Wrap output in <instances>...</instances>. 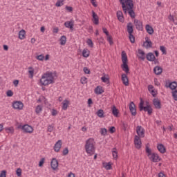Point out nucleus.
I'll return each instance as SVG.
<instances>
[{
	"mask_svg": "<svg viewBox=\"0 0 177 177\" xmlns=\"http://www.w3.org/2000/svg\"><path fill=\"white\" fill-rule=\"evenodd\" d=\"M40 84L44 86L55 84V74L53 72L47 71L41 75Z\"/></svg>",
	"mask_w": 177,
	"mask_h": 177,
	"instance_id": "1",
	"label": "nucleus"
},
{
	"mask_svg": "<svg viewBox=\"0 0 177 177\" xmlns=\"http://www.w3.org/2000/svg\"><path fill=\"white\" fill-rule=\"evenodd\" d=\"M122 8L124 13L127 14L128 12L131 19H135V11H133V0H126L124 3H122Z\"/></svg>",
	"mask_w": 177,
	"mask_h": 177,
	"instance_id": "2",
	"label": "nucleus"
},
{
	"mask_svg": "<svg viewBox=\"0 0 177 177\" xmlns=\"http://www.w3.org/2000/svg\"><path fill=\"white\" fill-rule=\"evenodd\" d=\"M95 143L96 142H95V139L92 138H88L86 140L84 149L87 154H89L90 156L95 154V150L96 149V148L95 147Z\"/></svg>",
	"mask_w": 177,
	"mask_h": 177,
	"instance_id": "3",
	"label": "nucleus"
},
{
	"mask_svg": "<svg viewBox=\"0 0 177 177\" xmlns=\"http://www.w3.org/2000/svg\"><path fill=\"white\" fill-rule=\"evenodd\" d=\"M145 151L147 157H149V159L152 162H158L159 161H161V158H160L158 153L151 152V149H150V147H149V144H147L145 146Z\"/></svg>",
	"mask_w": 177,
	"mask_h": 177,
	"instance_id": "4",
	"label": "nucleus"
},
{
	"mask_svg": "<svg viewBox=\"0 0 177 177\" xmlns=\"http://www.w3.org/2000/svg\"><path fill=\"white\" fill-rule=\"evenodd\" d=\"M145 104L146 106H145V101L141 98L139 104L140 111H145V113H147L148 115H151V114H153V108L151 107V105H150V102L146 101Z\"/></svg>",
	"mask_w": 177,
	"mask_h": 177,
	"instance_id": "5",
	"label": "nucleus"
},
{
	"mask_svg": "<svg viewBox=\"0 0 177 177\" xmlns=\"http://www.w3.org/2000/svg\"><path fill=\"white\" fill-rule=\"evenodd\" d=\"M122 62L121 68L126 73V74H129V66H128V56L125 51H122Z\"/></svg>",
	"mask_w": 177,
	"mask_h": 177,
	"instance_id": "6",
	"label": "nucleus"
},
{
	"mask_svg": "<svg viewBox=\"0 0 177 177\" xmlns=\"http://www.w3.org/2000/svg\"><path fill=\"white\" fill-rule=\"evenodd\" d=\"M127 32L129 34V39L131 44H135V36H133V25L129 22L127 26Z\"/></svg>",
	"mask_w": 177,
	"mask_h": 177,
	"instance_id": "7",
	"label": "nucleus"
},
{
	"mask_svg": "<svg viewBox=\"0 0 177 177\" xmlns=\"http://www.w3.org/2000/svg\"><path fill=\"white\" fill-rule=\"evenodd\" d=\"M17 129L24 131V133H32V132H34V128L28 124H19L17 126Z\"/></svg>",
	"mask_w": 177,
	"mask_h": 177,
	"instance_id": "8",
	"label": "nucleus"
},
{
	"mask_svg": "<svg viewBox=\"0 0 177 177\" xmlns=\"http://www.w3.org/2000/svg\"><path fill=\"white\" fill-rule=\"evenodd\" d=\"M165 88H169L171 91H176L177 82L176 81L166 82Z\"/></svg>",
	"mask_w": 177,
	"mask_h": 177,
	"instance_id": "9",
	"label": "nucleus"
},
{
	"mask_svg": "<svg viewBox=\"0 0 177 177\" xmlns=\"http://www.w3.org/2000/svg\"><path fill=\"white\" fill-rule=\"evenodd\" d=\"M12 107L15 110H23V107H24V104L21 102V101H15L12 103Z\"/></svg>",
	"mask_w": 177,
	"mask_h": 177,
	"instance_id": "10",
	"label": "nucleus"
},
{
	"mask_svg": "<svg viewBox=\"0 0 177 177\" xmlns=\"http://www.w3.org/2000/svg\"><path fill=\"white\" fill-rule=\"evenodd\" d=\"M134 26L138 31H143V22L138 19H134Z\"/></svg>",
	"mask_w": 177,
	"mask_h": 177,
	"instance_id": "11",
	"label": "nucleus"
},
{
	"mask_svg": "<svg viewBox=\"0 0 177 177\" xmlns=\"http://www.w3.org/2000/svg\"><path fill=\"white\" fill-rule=\"evenodd\" d=\"M145 130L143 127H142V126H138L136 127V133L140 138H145Z\"/></svg>",
	"mask_w": 177,
	"mask_h": 177,
	"instance_id": "12",
	"label": "nucleus"
},
{
	"mask_svg": "<svg viewBox=\"0 0 177 177\" xmlns=\"http://www.w3.org/2000/svg\"><path fill=\"white\" fill-rule=\"evenodd\" d=\"M134 145L136 149H142V140L138 136L134 137Z\"/></svg>",
	"mask_w": 177,
	"mask_h": 177,
	"instance_id": "13",
	"label": "nucleus"
},
{
	"mask_svg": "<svg viewBox=\"0 0 177 177\" xmlns=\"http://www.w3.org/2000/svg\"><path fill=\"white\" fill-rule=\"evenodd\" d=\"M146 59L148 60V62H158V59H156V56L153 53H148L146 55Z\"/></svg>",
	"mask_w": 177,
	"mask_h": 177,
	"instance_id": "14",
	"label": "nucleus"
},
{
	"mask_svg": "<svg viewBox=\"0 0 177 177\" xmlns=\"http://www.w3.org/2000/svg\"><path fill=\"white\" fill-rule=\"evenodd\" d=\"M153 104L157 110H160L161 109V101H160L158 98H154L153 100Z\"/></svg>",
	"mask_w": 177,
	"mask_h": 177,
	"instance_id": "15",
	"label": "nucleus"
},
{
	"mask_svg": "<svg viewBox=\"0 0 177 177\" xmlns=\"http://www.w3.org/2000/svg\"><path fill=\"white\" fill-rule=\"evenodd\" d=\"M129 110L131 115L135 117V115H136V108H135V103H133V102H130Z\"/></svg>",
	"mask_w": 177,
	"mask_h": 177,
	"instance_id": "16",
	"label": "nucleus"
},
{
	"mask_svg": "<svg viewBox=\"0 0 177 177\" xmlns=\"http://www.w3.org/2000/svg\"><path fill=\"white\" fill-rule=\"evenodd\" d=\"M122 82L123 85L125 86H128L129 85V80L128 79L127 74H122Z\"/></svg>",
	"mask_w": 177,
	"mask_h": 177,
	"instance_id": "17",
	"label": "nucleus"
},
{
	"mask_svg": "<svg viewBox=\"0 0 177 177\" xmlns=\"http://www.w3.org/2000/svg\"><path fill=\"white\" fill-rule=\"evenodd\" d=\"M138 57L140 59V60H145L146 59V53L145 51H143L142 49H138Z\"/></svg>",
	"mask_w": 177,
	"mask_h": 177,
	"instance_id": "18",
	"label": "nucleus"
},
{
	"mask_svg": "<svg viewBox=\"0 0 177 177\" xmlns=\"http://www.w3.org/2000/svg\"><path fill=\"white\" fill-rule=\"evenodd\" d=\"M62 149V140H58L54 145V151L56 153H59Z\"/></svg>",
	"mask_w": 177,
	"mask_h": 177,
	"instance_id": "19",
	"label": "nucleus"
},
{
	"mask_svg": "<svg viewBox=\"0 0 177 177\" xmlns=\"http://www.w3.org/2000/svg\"><path fill=\"white\" fill-rule=\"evenodd\" d=\"M92 16H93L92 21L94 23V24L97 26V24H99V17L97 16V14H96V12H95V11L93 10Z\"/></svg>",
	"mask_w": 177,
	"mask_h": 177,
	"instance_id": "20",
	"label": "nucleus"
},
{
	"mask_svg": "<svg viewBox=\"0 0 177 177\" xmlns=\"http://www.w3.org/2000/svg\"><path fill=\"white\" fill-rule=\"evenodd\" d=\"M50 165L52 169L55 171L57 168V167H59V162L57 161V160H56V158H53L50 162Z\"/></svg>",
	"mask_w": 177,
	"mask_h": 177,
	"instance_id": "21",
	"label": "nucleus"
},
{
	"mask_svg": "<svg viewBox=\"0 0 177 177\" xmlns=\"http://www.w3.org/2000/svg\"><path fill=\"white\" fill-rule=\"evenodd\" d=\"M157 149H158V151H160V153H161V154H164L165 153L167 152V149L162 144H158Z\"/></svg>",
	"mask_w": 177,
	"mask_h": 177,
	"instance_id": "22",
	"label": "nucleus"
},
{
	"mask_svg": "<svg viewBox=\"0 0 177 177\" xmlns=\"http://www.w3.org/2000/svg\"><path fill=\"white\" fill-rule=\"evenodd\" d=\"M95 95H102L104 93V90H103V87L102 86H97L94 90Z\"/></svg>",
	"mask_w": 177,
	"mask_h": 177,
	"instance_id": "23",
	"label": "nucleus"
},
{
	"mask_svg": "<svg viewBox=\"0 0 177 177\" xmlns=\"http://www.w3.org/2000/svg\"><path fill=\"white\" fill-rule=\"evenodd\" d=\"M145 30L147 31V32H148V34H149V35H151L154 33V30L153 29V27H151V26L147 24L145 26Z\"/></svg>",
	"mask_w": 177,
	"mask_h": 177,
	"instance_id": "24",
	"label": "nucleus"
},
{
	"mask_svg": "<svg viewBox=\"0 0 177 177\" xmlns=\"http://www.w3.org/2000/svg\"><path fill=\"white\" fill-rule=\"evenodd\" d=\"M111 112L113 115H114V117H118V114L120 113V111L118 110L117 107H115V105H113L111 107Z\"/></svg>",
	"mask_w": 177,
	"mask_h": 177,
	"instance_id": "25",
	"label": "nucleus"
},
{
	"mask_svg": "<svg viewBox=\"0 0 177 177\" xmlns=\"http://www.w3.org/2000/svg\"><path fill=\"white\" fill-rule=\"evenodd\" d=\"M153 72L156 75H160L162 73V68L161 66H155L153 68Z\"/></svg>",
	"mask_w": 177,
	"mask_h": 177,
	"instance_id": "26",
	"label": "nucleus"
},
{
	"mask_svg": "<svg viewBox=\"0 0 177 177\" xmlns=\"http://www.w3.org/2000/svg\"><path fill=\"white\" fill-rule=\"evenodd\" d=\"M64 26L65 27H66V28H70L71 30H73L74 28V22H71V21H66L64 23Z\"/></svg>",
	"mask_w": 177,
	"mask_h": 177,
	"instance_id": "27",
	"label": "nucleus"
},
{
	"mask_svg": "<svg viewBox=\"0 0 177 177\" xmlns=\"http://www.w3.org/2000/svg\"><path fill=\"white\" fill-rule=\"evenodd\" d=\"M117 17H118V19L119 20V21H124V15L122 14V11H118L117 13Z\"/></svg>",
	"mask_w": 177,
	"mask_h": 177,
	"instance_id": "28",
	"label": "nucleus"
},
{
	"mask_svg": "<svg viewBox=\"0 0 177 177\" xmlns=\"http://www.w3.org/2000/svg\"><path fill=\"white\" fill-rule=\"evenodd\" d=\"M4 129L6 133H10L11 135H13L15 133V128H13V127H6Z\"/></svg>",
	"mask_w": 177,
	"mask_h": 177,
	"instance_id": "29",
	"label": "nucleus"
},
{
	"mask_svg": "<svg viewBox=\"0 0 177 177\" xmlns=\"http://www.w3.org/2000/svg\"><path fill=\"white\" fill-rule=\"evenodd\" d=\"M19 39H24L26 38V30L22 29L19 32Z\"/></svg>",
	"mask_w": 177,
	"mask_h": 177,
	"instance_id": "30",
	"label": "nucleus"
},
{
	"mask_svg": "<svg viewBox=\"0 0 177 177\" xmlns=\"http://www.w3.org/2000/svg\"><path fill=\"white\" fill-rule=\"evenodd\" d=\"M70 103L69 100H65L63 102V105H62V110H64V111H66V110H67V109L68 108V104Z\"/></svg>",
	"mask_w": 177,
	"mask_h": 177,
	"instance_id": "31",
	"label": "nucleus"
},
{
	"mask_svg": "<svg viewBox=\"0 0 177 177\" xmlns=\"http://www.w3.org/2000/svg\"><path fill=\"white\" fill-rule=\"evenodd\" d=\"M97 117L100 118H104V111L103 109H100L96 112Z\"/></svg>",
	"mask_w": 177,
	"mask_h": 177,
	"instance_id": "32",
	"label": "nucleus"
},
{
	"mask_svg": "<svg viewBox=\"0 0 177 177\" xmlns=\"http://www.w3.org/2000/svg\"><path fill=\"white\" fill-rule=\"evenodd\" d=\"M90 51L87 48H84L82 51L83 57H89Z\"/></svg>",
	"mask_w": 177,
	"mask_h": 177,
	"instance_id": "33",
	"label": "nucleus"
},
{
	"mask_svg": "<svg viewBox=\"0 0 177 177\" xmlns=\"http://www.w3.org/2000/svg\"><path fill=\"white\" fill-rule=\"evenodd\" d=\"M59 41H60V45H66V42H67V37L63 35L61 37Z\"/></svg>",
	"mask_w": 177,
	"mask_h": 177,
	"instance_id": "34",
	"label": "nucleus"
},
{
	"mask_svg": "<svg viewBox=\"0 0 177 177\" xmlns=\"http://www.w3.org/2000/svg\"><path fill=\"white\" fill-rule=\"evenodd\" d=\"M112 156L113 158H118V151H117V148L112 149Z\"/></svg>",
	"mask_w": 177,
	"mask_h": 177,
	"instance_id": "35",
	"label": "nucleus"
},
{
	"mask_svg": "<svg viewBox=\"0 0 177 177\" xmlns=\"http://www.w3.org/2000/svg\"><path fill=\"white\" fill-rule=\"evenodd\" d=\"M145 44H147L146 48H152L153 42H151V41H149L148 37L145 38Z\"/></svg>",
	"mask_w": 177,
	"mask_h": 177,
	"instance_id": "36",
	"label": "nucleus"
},
{
	"mask_svg": "<svg viewBox=\"0 0 177 177\" xmlns=\"http://www.w3.org/2000/svg\"><path fill=\"white\" fill-rule=\"evenodd\" d=\"M35 113L36 114H40V113H42V105H37L36 106Z\"/></svg>",
	"mask_w": 177,
	"mask_h": 177,
	"instance_id": "37",
	"label": "nucleus"
},
{
	"mask_svg": "<svg viewBox=\"0 0 177 177\" xmlns=\"http://www.w3.org/2000/svg\"><path fill=\"white\" fill-rule=\"evenodd\" d=\"M55 130V125L54 124H49L47 127V132H53Z\"/></svg>",
	"mask_w": 177,
	"mask_h": 177,
	"instance_id": "38",
	"label": "nucleus"
},
{
	"mask_svg": "<svg viewBox=\"0 0 177 177\" xmlns=\"http://www.w3.org/2000/svg\"><path fill=\"white\" fill-rule=\"evenodd\" d=\"M100 132L102 136H106V135H107V129L101 128Z\"/></svg>",
	"mask_w": 177,
	"mask_h": 177,
	"instance_id": "39",
	"label": "nucleus"
},
{
	"mask_svg": "<svg viewBox=\"0 0 177 177\" xmlns=\"http://www.w3.org/2000/svg\"><path fill=\"white\" fill-rule=\"evenodd\" d=\"M28 73L30 74V78H32L34 77V68L31 66L28 68Z\"/></svg>",
	"mask_w": 177,
	"mask_h": 177,
	"instance_id": "40",
	"label": "nucleus"
},
{
	"mask_svg": "<svg viewBox=\"0 0 177 177\" xmlns=\"http://www.w3.org/2000/svg\"><path fill=\"white\" fill-rule=\"evenodd\" d=\"M101 80L105 84H110V79H109V77H106V76H102L101 77Z\"/></svg>",
	"mask_w": 177,
	"mask_h": 177,
	"instance_id": "41",
	"label": "nucleus"
},
{
	"mask_svg": "<svg viewBox=\"0 0 177 177\" xmlns=\"http://www.w3.org/2000/svg\"><path fill=\"white\" fill-rule=\"evenodd\" d=\"M106 40L108 42H109L110 45H113V44H114V41H113V37H111V36H110V35H109L108 36H106Z\"/></svg>",
	"mask_w": 177,
	"mask_h": 177,
	"instance_id": "42",
	"label": "nucleus"
},
{
	"mask_svg": "<svg viewBox=\"0 0 177 177\" xmlns=\"http://www.w3.org/2000/svg\"><path fill=\"white\" fill-rule=\"evenodd\" d=\"M171 95L173 96L174 100H176L177 102V90H174L171 92Z\"/></svg>",
	"mask_w": 177,
	"mask_h": 177,
	"instance_id": "43",
	"label": "nucleus"
},
{
	"mask_svg": "<svg viewBox=\"0 0 177 177\" xmlns=\"http://www.w3.org/2000/svg\"><path fill=\"white\" fill-rule=\"evenodd\" d=\"M86 44L90 48H93V41H92V39H88L86 40Z\"/></svg>",
	"mask_w": 177,
	"mask_h": 177,
	"instance_id": "44",
	"label": "nucleus"
},
{
	"mask_svg": "<svg viewBox=\"0 0 177 177\" xmlns=\"http://www.w3.org/2000/svg\"><path fill=\"white\" fill-rule=\"evenodd\" d=\"M122 128L123 129V131H127V128H128V123L125 122H122Z\"/></svg>",
	"mask_w": 177,
	"mask_h": 177,
	"instance_id": "45",
	"label": "nucleus"
},
{
	"mask_svg": "<svg viewBox=\"0 0 177 177\" xmlns=\"http://www.w3.org/2000/svg\"><path fill=\"white\" fill-rule=\"evenodd\" d=\"M63 5L64 3L62 0H58L55 3V6H57V8H60V6H63Z\"/></svg>",
	"mask_w": 177,
	"mask_h": 177,
	"instance_id": "46",
	"label": "nucleus"
},
{
	"mask_svg": "<svg viewBox=\"0 0 177 177\" xmlns=\"http://www.w3.org/2000/svg\"><path fill=\"white\" fill-rule=\"evenodd\" d=\"M160 49L161 52L162 53V55H167V49H165V46H160Z\"/></svg>",
	"mask_w": 177,
	"mask_h": 177,
	"instance_id": "47",
	"label": "nucleus"
},
{
	"mask_svg": "<svg viewBox=\"0 0 177 177\" xmlns=\"http://www.w3.org/2000/svg\"><path fill=\"white\" fill-rule=\"evenodd\" d=\"M36 59L37 60H39L40 62H42V61H44V59H45V57L44 56V55H37L36 57Z\"/></svg>",
	"mask_w": 177,
	"mask_h": 177,
	"instance_id": "48",
	"label": "nucleus"
},
{
	"mask_svg": "<svg viewBox=\"0 0 177 177\" xmlns=\"http://www.w3.org/2000/svg\"><path fill=\"white\" fill-rule=\"evenodd\" d=\"M104 168H105L107 171L111 169V163H110V162L106 163V165L104 166Z\"/></svg>",
	"mask_w": 177,
	"mask_h": 177,
	"instance_id": "49",
	"label": "nucleus"
},
{
	"mask_svg": "<svg viewBox=\"0 0 177 177\" xmlns=\"http://www.w3.org/2000/svg\"><path fill=\"white\" fill-rule=\"evenodd\" d=\"M68 154V148L66 147L63 151H62V156H67Z\"/></svg>",
	"mask_w": 177,
	"mask_h": 177,
	"instance_id": "50",
	"label": "nucleus"
},
{
	"mask_svg": "<svg viewBox=\"0 0 177 177\" xmlns=\"http://www.w3.org/2000/svg\"><path fill=\"white\" fill-rule=\"evenodd\" d=\"M6 95L8 97H12V96H13V91H12V90H8Z\"/></svg>",
	"mask_w": 177,
	"mask_h": 177,
	"instance_id": "51",
	"label": "nucleus"
},
{
	"mask_svg": "<svg viewBox=\"0 0 177 177\" xmlns=\"http://www.w3.org/2000/svg\"><path fill=\"white\" fill-rule=\"evenodd\" d=\"M44 162H45V158H42L39 162V167H43Z\"/></svg>",
	"mask_w": 177,
	"mask_h": 177,
	"instance_id": "52",
	"label": "nucleus"
},
{
	"mask_svg": "<svg viewBox=\"0 0 177 177\" xmlns=\"http://www.w3.org/2000/svg\"><path fill=\"white\" fill-rule=\"evenodd\" d=\"M83 71L84 73H85V74H91V70H89V68L84 67L83 68Z\"/></svg>",
	"mask_w": 177,
	"mask_h": 177,
	"instance_id": "53",
	"label": "nucleus"
},
{
	"mask_svg": "<svg viewBox=\"0 0 177 177\" xmlns=\"http://www.w3.org/2000/svg\"><path fill=\"white\" fill-rule=\"evenodd\" d=\"M16 174H17V176H21V169L18 168V169L16 170Z\"/></svg>",
	"mask_w": 177,
	"mask_h": 177,
	"instance_id": "54",
	"label": "nucleus"
},
{
	"mask_svg": "<svg viewBox=\"0 0 177 177\" xmlns=\"http://www.w3.org/2000/svg\"><path fill=\"white\" fill-rule=\"evenodd\" d=\"M102 31L105 35L109 36L110 34L109 33V30H107V28H102Z\"/></svg>",
	"mask_w": 177,
	"mask_h": 177,
	"instance_id": "55",
	"label": "nucleus"
},
{
	"mask_svg": "<svg viewBox=\"0 0 177 177\" xmlns=\"http://www.w3.org/2000/svg\"><path fill=\"white\" fill-rule=\"evenodd\" d=\"M109 132L110 133H114V132H115V127L114 126L111 127L109 128Z\"/></svg>",
	"mask_w": 177,
	"mask_h": 177,
	"instance_id": "56",
	"label": "nucleus"
},
{
	"mask_svg": "<svg viewBox=\"0 0 177 177\" xmlns=\"http://www.w3.org/2000/svg\"><path fill=\"white\" fill-rule=\"evenodd\" d=\"M51 114L53 117L57 115V111L56 109H52Z\"/></svg>",
	"mask_w": 177,
	"mask_h": 177,
	"instance_id": "57",
	"label": "nucleus"
},
{
	"mask_svg": "<svg viewBox=\"0 0 177 177\" xmlns=\"http://www.w3.org/2000/svg\"><path fill=\"white\" fill-rule=\"evenodd\" d=\"M168 19L169 20H170V21H173V23H175V19L174 18V15H169Z\"/></svg>",
	"mask_w": 177,
	"mask_h": 177,
	"instance_id": "58",
	"label": "nucleus"
},
{
	"mask_svg": "<svg viewBox=\"0 0 177 177\" xmlns=\"http://www.w3.org/2000/svg\"><path fill=\"white\" fill-rule=\"evenodd\" d=\"M0 177H6V171L3 170L1 171Z\"/></svg>",
	"mask_w": 177,
	"mask_h": 177,
	"instance_id": "59",
	"label": "nucleus"
},
{
	"mask_svg": "<svg viewBox=\"0 0 177 177\" xmlns=\"http://www.w3.org/2000/svg\"><path fill=\"white\" fill-rule=\"evenodd\" d=\"M148 91L149 92H151V91H154V86L151 84L148 86Z\"/></svg>",
	"mask_w": 177,
	"mask_h": 177,
	"instance_id": "60",
	"label": "nucleus"
},
{
	"mask_svg": "<svg viewBox=\"0 0 177 177\" xmlns=\"http://www.w3.org/2000/svg\"><path fill=\"white\" fill-rule=\"evenodd\" d=\"M53 32L54 34H57V32H59V28H57V27L54 28L53 30Z\"/></svg>",
	"mask_w": 177,
	"mask_h": 177,
	"instance_id": "61",
	"label": "nucleus"
},
{
	"mask_svg": "<svg viewBox=\"0 0 177 177\" xmlns=\"http://www.w3.org/2000/svg\"><path fill=\"white\" fill-rule=\"evenodd\" d=\"M13 84L15 87H17V86L19 85V80H14Z\"/></svg>",
	"mask_w": 177,
	"mask_h": 177,
	"instance_id": "62",
	"label": "nucleus"
},
{
	"mask_svg": "<svg viewBox=\"0 0 177 177\" xmlns=\"http://www.w3.org/2000/svg\"><path fill=\"white\" fill-rule=\"evenodd\" d=\"M66 10H68V12H72L73 11V7L71 6H66Z\"/></svg>",
	"mask_w": 177,
	"mask_h": 177,
	"instance_id": "63",
	"label": "nucleus"
},
{
	"mask_svg": "<svg viewBox=\"0 0 177 177\" xmlns=\"http://www.w3.org/2000/svg\"><path fill=\"white\" fill-rule=\"evenodd\" d=\"M158 177H167L166 176H165V174H164V173H162V172H160L159 174H158Z\"/></svg>",
	"mask_w": 177,
	"mask_h": 177,
	"instance_id": "64",
	"label": "nucleus"
}]
</instances>
